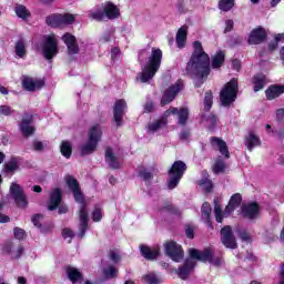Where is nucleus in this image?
Here are the masks:
<instances>
[{
	"label": "nucleus",
	"mask_w": 284,
	"mask_h": 284,
	"mask_svg": "<svg viewBox=\"0 0 284 284\" xmlns=\"http://www.w3.org/2000/svg\"><path fill=\"white\" fill-rule=\"evenodd\" d=\"M184 87V82H182V80H178V82H175V84H173V87H170V89H168V91L164 92V95L161 100V104L165 105V104H170L171 102H173V100H175L178 93H180V91H182Z\"/></svg>",
	"instance_id": "ddd939ff"
},
{
	"label": "nucleus",
	"mask_w": 284,
	"mask_h": 284,
	"mask_svg": "<svg viewBox=\"0 0 284 284\" xmlns=\"http://www.w3.org/2000/svg\"><path fill=\"white\" fill-rule=\"evenodd\" d=\"M104 9V17L109 18L110 20H113L114 18H119L120 16V9L114 4L113 2H104L103 4Z\"/></svg>",
	"instance_id": "b1692460"
},
{
	"label": "nucleus",
	"mask_w": 284,
	"mask_h": 284,
	"mask_svg": "<svg viewBox=\"0 0 284 284\" xmlns=\"http://www.w3.org/2000/svg\"><path fill=\"white\" fill-rule=\"evenodd\" d=\"M202 219L205 221L209 227H212L211 219H212V207L210 203H203L202 205Z\"/></svg>",
	"instance_id": "2f4dec72"
},
{
	"label": "nucleus",
	"mask_w": 284,
	"mask_h": 284,
	"mask_svg": "<svg viewBox=\"0 0 284 284\" xmlns=\"http://www.w3.org/2000/svg\"><path fill=\"white\" fill-rule=\"evenodd\" d=\"M125 108H128L125 100H118V102L114 104L113 119L115 121V125L118 126L122 125L123 123Z\"/></svg>",
	"instance_id": "dca6fc26"
},
{
	"label": "nucleus",
	"mask_w": 284,
	"mask_h": 284,
	"mask_svg": "<svg viewBox=\"0 0 284 284\" xmlns=\"http://www.w3.org/2000/svg\"><path fill=\"white\" fill-rule=\"evenodd\" d=\"M283 93L284 87H271L265 91L267 100H275V98H280Z\"/></svg>",
	"instance_id": "7c9ffc66"
},
{
	"label": "nucleus",
	"mask_w": 284,
	"mask_h": 284,
	"mask_svg": "<svg viewBox=\"0 0 284 284\" xmlns=\"http://www.w3.org/2000/svg\"><path fill=\"white\" fill-rule=\"evenodd\" d=\"M163 60V51L161 49L153 48L151 55L148 58L146 64H144L141 73L138 74L136 80H140L142 83L150 82L161 69V62Z\"/></svg>",
	"instance_id": "20e7f679"
},
{
	"label": "nucleus",
	"mask_w": 284,
	"mask_h": 284,
	"mask_svg": "<svg viewBox=\"0 0 284 284\" xmlns=\"http://www.w3.org/2000/svg\"><path fill=\"white\" fill-rule=\"evenodd\" d=\"M187 31H189V27L186 26L180 27V29L178 30L176 44L179 49H183L185 47L187 41Z\"/></svg>",
	"instance_id": "bb28decb"
},
{
	"label": "nucleus",
	"mask_w": 284,
	"mask_h": 284,
	"mask_svg": "<svg viewBox=\"0 0 284 284\" xmlns=\"http://www.w3.org/2000/svg\"><path fill=\"white\" fill-rule=\"evenodd\" d=\"M33 118L29 115V118H23L19 123V128L24 136H30L33 134L36 128L32 125Z\"/></svg>",
	"instance_id": "4be33fe9"
},
{
	"label": "nucleus",
	"mask_w": 284,
	"mask_h": 284,
	"mask_svg": "<svg viewBox=\"0 0 284 284\" xmlns=\"http://www.w3.org/2000/svg\"><path fill=\"white\" fill-rule=\"evenodd\" d=\"M102 134L103 128L102 125H100V123H94L93 125H91L88 132L89 139L87 143H83V145H81L80 148L81 154H92V152H95L98 143L102 139Z\"/></svg>",
	"instance_id": "39448f33"
},
{
	"label": "nucleus",
	"mask_w": 284,
	"mask_h": 284,
	"mask_svg": "<svg viewBox=\"0 0 284 284\" xmlns=\"http://www.w3.org/2000/svg\"><path fill=\"white\" fill-rule=\"evenodd\" d=\"M221 240L225 247H229L231 250H235V247H237L236 239L230 225H225V227L221 230Z\"/></svg>",
	"instance_id": "4468645a"
},
{
	"label": "nucleus",
	"mask_w": 284,
	"mask_h": 284,
	"mask_svg": "<svg viewBox=\"0 0 284 284\" xmlns=\"http://www.w3.org/2000/svg\"><path fill=\"white\" fill-rule=\"evenodd\" d=\"M67 274L69 281L73 282V284L83 281V273H81L77 266H68Z\"/></svg>",
	"instance_id": "c85d7f7f"
},
{
	"label": "nucleus",
	"mask_w": 284,
	"mask_h": 284,
	"mask_svg": "<svg viewBox=\"0 0 284 284\" xmlns=\"http://www.w3.org/2000/svg\"><path fill=\"white\" fill-rule=\"evenodd\" d=\"M65 181L70 190L73 192V196L78 203L81 204L80 207V239L85 236V232L88 230V207L85 205V199L83 196V192H81V187L79 185V181L74 179V176L68 175L65 176Z\"/></svg>",
	"instance_id": "7ed1b4c3"
},
{
	"label": "nucleus",
	"mask_w": 284,
	"mask_h": 284,
	"mask_svg": "<svg viewBox=\"0 0 284 284\" xmlns=\"http://www.w3.org/2000/svg\"><path fill=\"white\" fill-rule=\"evenodd\" d=\"M19 170V159L17 156H12L10 161L4 163V172H17Z\"/></svg>",
	"instance_id": "473e14b6"
},
{
	"label": "nucleus",
	"mask_w": 284,
	"mask_h": 284,
	"mask_svg": "<svg viewBox=\"0 0 284 284\" xmlns=\"http://www.w3.org/2000/svg\"><path fill=\"white\" fill-rule=\"evenodd\" d=\"M253 84H254V91L258 92L262 89H264L266 84V78L263 74L255 75L253 79Z\"/></svg>",
	"instance_id": "72a5a7b5"
},
{
	"label": "nucleus",
	"mask_w": 284,
	"mask_h": 284,
	"mask_svg": "<svg viewBox=\"0 0 284 284\" xmlns=\"http://www.w3.org/2000/svg\"><path fill=\"white\" fill-rule=\"evenodd\" d=\"M43 148H44V145H43L42 141H33L34 150L41 151V150H43Z\"/></svg>",
	"instance_id": "680f3d73"
},
{
	"label": "nucleus",
	"mask_w": 284,
	"mask_h": 284,
	"mask_svg": "<svg viewBox=\"0 0 284 284\" xmlns=\"http://www.w3.org/2000/svg\"><path fill=\"white\" fill-rule=\"evenodd\" d=\"M211 145L217 149L221 154H224L225 159H230V152L226 145V141H224L220 136H211Z\"/></svg>",
	"instance_id": "412c9836"
},
{
	"label": "nucleus",
	"mask_w": 284,
	"mask_h": 284,
	"mask_svg": "<svg viewBox=\"0 0 284 284\" xmlns=\"http://www.w3.org/2000/svg\"><path fill=\"white\" fill-rule=\"evenodd\" d=\"M62 236H63V239H68L69 241V243H71V241H72V239H73V236H74V232H72V230H69L68 227L67 229H64L63 231H62Z\"/></svg>",
	"instance_id": "8fccbe9b"
},
{
	"label": "nucleus",
	"mask_w": 284,
	"mask_h": 284,
	"mask_svg": "<svg viewBox=\"0 0 284 284\" xmlns=\"http://www.w3.org/2000/svg\"><path fill=\"white\" fill-rule=\"evenodd\" d=\"M153 108H154L153 102H146V104H145V106H144V110H145L146 112H152Z\"/></svg>",
	"instance_id": "69168bd1"
},
{
	"label": "nucleus",
	"mask_w": 284,
	"mask_h": 284,
	"mask_svg": "<svg viewBox=\"0 0 284 284\" xmlns=\"http://www.w3.org/2000/svg\"><path fill=\"white\" fill-rule=\"evenodd\" d=\"M240 237L242 239V241H246V242L252 241V236L248 232H241Z\"/></svg>",
	"instance_id": "052dcab7"
},
{
	"label": "nucleus",
	"mask_w": 284,
	"mask_h": 284,
	"mask_svg": "<svg viewBox=\"0 0 284 284\" xmlns=\"http://www.w3.org/2000/svg\"><path fill=\"white\" fill-rule=\"evenodd\" d=\"M242 196L241 194H233L231 196L229 205H226L224 212L221 207V203L217 197L214 199V214L217 223H222L223 219H227L231 214L241 205Z\"/></svg>",
	"instance_id": "423d86ee"
},
{
	"label": "nucleus",
	"mask_w": 284,
	"mask_h": 284,
	"mask_svg": "<svg viewBox=\"0 0 284 284\" xmlns=\"http://www.w3.org/2000/svg\"><path fill=\"white\" fill-rule=\"evenodd\" d=\"M190 258H186V261L183 263V265L179 266L176 274L179 278H182V281H186L189 276H191L195 265L196 261H202L203 263H212L213 265H216L220 267L222 265L221 258H213V250L211 247H206L203 252H200V250H195L191 247L189 250Z\"/></svg>",
	"instance_id": "f03ea898"
},
{
	"label": "nucleus",
	"mask_w": 284,
	"mask_h": 284,
	"mask_svg": "<svg viewBox=\"0 0 284 284\" xmlns=\"http://www.w3.org/2000/svg\"><path fill=\"white\" fill-rule=\"evenodd\" d=\"M262 141L255 132H248L245 136V145L247 150H254L257 145H261Z\"/></svg>",
	"instance_id": "cd10ccee"
},
{
	"label": "nucleus",
	"mask_w": 284,
	"mask_h": 284,
	"mask_svg": "<svg viewBox=\"0 0 284 284\" xmlns=\"http://www.w3.org/2000/svg\"><path fill=\"white\" fill-rule=\"evenodd\" d=\"M62 40L67 44L68 53L70 55H77L80 52V47L77 42L75 36H72V33H64V36H62Z\"/></svg>",
	"instance_id": "f3484780"
},
{
	"label": "nucleus",
	"mask_w": 284,
	"mask_h": 284,
	"mask_svg": "<svg viewBox=\"0 0 284 284\" xmlns=\"http://www.w3.org/2000/svg\"><path fill=\"white\" fill-rule=\"evenodd\" d=\"M234 1L235 0H220L219 8L223 11H230V9L234 7Z\"/></svg>",
	"instance_id": "a18cd8bd"
},
{
	"label": "nucleus",
	"mask_w": 284,
	"mask_h": 284,
	"mask_svg": "<svg viewBox=\"0 0 284 284\" xmlns=\"http://www.w3.org/2000/svg\"><path fill=\"white\" fill-rule=\"evenodd\" d=\"M275 40H277V42H284V33H277V36H275Z\"/></svg>",
	"instance_id": "774afa93"
},
{
	"label": "nucleus",
	"mask_w": 284,
	"mask_h": 284,
	"mask_svg": "<svg viewBox=\"0 0 284 284\" xmlns=\"http://www.w3.org/2000/svg\"><path fill=\"white\" fill-rule=\"evenodd\" d=\"M102 216H103V214H102L101 207L99 205H95V207L92 212V220L98 223L99 221H102Z\"/></svg>",
	"instance_id": "de8ad7c7"
},
{
	"label": "nucleus",
	"mask_w": 284,
	"mask_h": 284,
	"mask_svg": "<svg viewBox=\"0 0 284 284\" xmlns=\"http://www.w3.org/2000/svg\"><path fill=\"white\" fill-rule=\"evenodd\" d=\"M61 152L67 159H69L72 154V145L70 141H62L61 143Z\"/></svg>",
	"instance_id": "a19ab883"
},
{
	"label": "nucleus",
	"mask_w": 284,
	"mask_h": 284,
	"mask_svg": "<svg viewBox=\"0 0 284 284\" xmlns=\"http://www.w3.org/2000/svg\"><path fill=\"white\" fill-rule=\"evenodd\" d=\"M278 284H284V263L280 266V282Z\"/></svg>",
	"instance_id": "e2e57ef3"
},
{
	"label": "nucleus",
	"mask_w": 284,
	"mask_h": 284,
	"mask_svg": "<svg viewBox=\"0 0 284 284\" xmlns=\"http://www.w3.org/2000/svg\"><path fill=\"white\" fill-rule=\"evenodd\" d=\"M276 116L280 121H282V119H284V109H278L276 112Z\"/></svg>",
	"instance_id": "338daca9"
},
{
	"label": "nucleus",
	"mask_w": 284,
	"mask_h": 284,
	"mask_svg": "<svg viewBox=\"0 0 284 284\" xmlns=\"http://www.w3.org/2000/svg\"><path fill=\"white\" fill-rule=\"evenodd\" d=\"M120 55H121L120 49H118L116 47L114 49H112V51H111L112 60H119Z\"/></svg>",
	"instance_id": "4d7b16f0"
},
{
	"label": "nucleus",
	"mask_w": 284,
	"mask_h": 284,
	"mask_svg": "<svg viewBox=\"0 0 284 284\" xmlns=\"http://www.w3.org/2000/svg\"><path fill=\"white\" fill-rule=\"evenodd\" d=\"M10 192L18 207H28L27 194H24V190L19 183H11Z\"/></svg>",
	"instance_id": "9b49d317"
},
{
	"label": "nucleus",
	"mask_w": 284,
	"mask_h": 284,
	"mask_svg": "<svg viewBox=\"0 0 284 284\" xmlns=\"http://www.w3.org/2000/svg\"><path fill=\"white\" fill-rule=\"evenodd\" d=\"M109 258H110V261H112L113 263H119V261H121V256H120V254H118L116 252H110Z\"/></svg>",
	"instance_id": "6e6d98bb"
},
{
	"label": "nucleus",
	"mask_w": 284,
	"mask_h": 284,
	"mask_svg": "<svg viewBox=\"0 0 284 284\" xmlns=\"http://www.w3.org/2000/svg\"><path fill=\"white\" fill-rule=\"evenodd\" d=\"M239 95V81L233 79L227 84H225L224 89L221 91V102L223 106H229L232 102H235Z\"/></svg>",
	"instance_id": "6e6552de"
},
{
	"label": "nucleus",
	"mask_w": 284,
	"mask_h": 284,
	"mask_svg": "<svg viewBox=\"0 0 284 284\" xmlns=\"http://www.w3.org/2000/svg\"><path fill=\"white\" fill-rule=\"evenodd\" d=\"M74 16L72 13H54L47 18V24L51 27H61L62 24H72Z\"/></svg>",
	"instance_id": "f8f14e48"
},
{
	"label": "nucleus",
	"mask_w": 284,
	"mask_h": 284,
	"mask_svg": "<svg viewBox=\"0 0 284 284\" xmlns=\"http://www.w3.org/2000/svg\"><path fill=\"white\" fill-rule=\"evenodd\" d=\"M187 165L184 161H174L172 168L169 170V190H174L179 185L181 179L184 176Z\"/></svg>",
	"instance_id": "0eeeda50"
},
{
	"label": "nucleus",
	"mask_w": 284,
	"mask_h": 284,
	"mask_svg": "<svg viewBox=\"0 0 284 284\" xmlns=\"http://www.w3.org/2000/svg\"><path fill=\"white\" fill-rule=\"evenodd\" d=\"M16 54L19 58H26V55H27V47H26L23 40H18V42L16 43Z\"/></svg>",
	"instance_id": "58836bf2"
},
{
	"label": "nucleus",
	"mask_w": 284,
	"mask_h": 284,
	"mask_svg": "<svg viewBox=\"0 0 284 284\" xmlns=\"http://www.w3.org/2000/svg\"><path fill=\"white\" fill-rule=\"evenodd\" d=\"M233 27H234V21L233 20H226L225 29H224L225 33H229L230 31H232Z\"/></svg>",
	"instance_id": "bf43d9fd"
},
{
	"label": "nucleus",
	"mask_w": 284,
	"mask_h": 284,
	"mask_svg": "<svg viewBox=\"0 0 284 284\" xmlns=\"http://www.w3.org/2000/svg\"><path fill=\"white\" fill-rule=\"evenodd\" d=\"M89 16L93 20H104V18H105L104 8L103 9H95L93 11H90Z\"/></svg>",
	"instance_id": "79ce46f5"
},
{
	"label": "nucleus",
	"mask_w": 284,
	"mask_h": 284,
	"mask_svg": "<svg viewBox=\"0 0 284 284\" xmlns=\"http://www.w3.org/2000/svg\"><path fill=\"white\" fill-rule=\"evenodd\" d=\"M14 11L19 18H22V20H26L31 16L29 9H27L24 4H16Z\"/></svg>",
	"instance_id": "c9c22d12"
},
{
	"label": "nucleus",
	"mask_w": 284,
	"mask_h": 284,
	"mask_svg": "<svg viewBox=\"0 0 284 284\" xmlns=\"http://www.w3.org/2000/svg\"><path fill=\"white\" fill-rule=\"evenodd\" d=\"M43 219V215L42 214H36L33 217H32V223L33 225H36L37 227H41V223L40 221Z\"/></svg>",
	"instance_id": "5fc2aeb1"
},
{
	"label": "nucleus",
	"mask_w": 284,
	"mask_h": 284,
	"mask_svg": "<svg viewBox=\"0 0 284 284\" xmlns=\"http://www.w3.org/2000/svg\"><path fill=\"white\" fill-rule=\"evenodd\" d=\"M12 112L14 111H12L11 106H7V105L0 106V114H4V116H10Z\"/></svg>",
	"instance_id": "864d4df0"
},
{
	"label": "nucleus",
	"mask_w": 284,
	"mask_h": 284,
	"mask_svg": "<svg viewBox=\"0 0 284 284\" xmlns=\"http://www.w3.org/2000/svg\"><path fill=\"white\" fill-rule=\"evenodd\" d=\"M105 161L110 165V168H113V169L121 168V163L119 159H116V156L114 155L112 148H106Z\"/></svg>",
	"instance_id": "c756f323"
},
{
	"label": "nucleus",
	"mask_w": 284,
	"mask_h": 284,
	"mask_svg": "<svg viewBox=\"0 0 284 284\" xmlns=\"http://www.w3.org/2000/svg\"><path fill=\"white\" fill-rule=\"evenodd\" d=\"M59 53V42L54 34L47 36L42 44V54L45 60L52 61Z\"/></svg>",
	"instance_id": "1a4fd4ad"
},
{
	"label": "nucleus",
	"mask_w": 284,
	"mask_h": 284,
	"mask_svg": "<svg viewBox=\"0 0 284 284\" xmlns=\"http://www.w3.org/2000/svg\"><path fill=\"white\" fill-rule=\"evenodd\" d=\"M141 253L144 258L148 261H155V258L159 257L161 254V250L159 247H154L153 250L151 247H148L145 245L141 246Z\"/></svg>",
	"instance_id": "a878e982"
},
{
	"label": "nucleus",
	"mask_w": 284,
	"mask_h": 284,
	"mask_svg": "<svg viewBox=\"0 0 284 284\" xmlns=\"http://www.w3.org/2000/svg\"><path fill=\"white\" fill-rule=\"evenodd\" d=\"M118 274L119 271L113 265H109L103 268V276H105V278H116Z\"/></svg>",
	"instance_id": "ea45409f"
},
{
	"label": "nucleus",
	"mask_w": 284,
	"mask_h": 284,
	"mask_svg": "<svg viewBox=\"0 0 284 284\" xmlns=\"http://www.w3.org/2000/svg\"><path fill=\"white\" fill-rule=\"evenodd\" d=\"M190 136H191V130H189L186 128L181 130V132H180L181 141H187L190 139Z\"/></svg>",
	"instance_id": "603ef678"
},
{
	"label": "nucleus",
	"mask_w": 284,
	"mask_h": 284,
	"mask_svg": "<svg viewBox=\"0 0 284 284\" xmlns=\"http://www.w3.org/2000/svg\"><path fill=\"white\" fill-rule=\"evenodd\" d=\"M213 106V93L207 91L204 97V110H211Z\"/></svg>",
	"instance_id": "37998d69"
},
{
	"label": "nucleus",
	"mask_w": 284,
	"mask_h": 284,
	"mask_svg": "<svg viewBox=\"0 0 284 284\" xmlns=\"http://www.w3.org/2000/svg\"><path fill=\"white\" fill-rule=\"evenodd\" d=\"M144 281L149 284H158L161 282V277H159L156 273H146V275H144Z\"/></svg>",
	"instance_id": "c03bdc74"
},
{
	"label": "nucleus",
	"mask_w": 284,
	"mask_h": 284,
	"mask_svg": "<svg viewBox=\"0 0 284 284\" xmlns=\"http://www.w3.org/2000/svg\"><path fill=\"white\" fill-rule=\"evenodd\" d=\"M140 175L142 176V179H144L145 181H150L152 179V174L151 172H148V170H142L140 172Z\"/></svg>",
	"instance_id": "13d9d810"
},
{
	"label": "nucleus",
	"mask_w": 284,
	"mask_h": 284,
	"mask_svg": "<svg viewBox=\"0 0 284 284\" xmlns=\"http://www.w3.org/2000/svg\"><path fill=\"white\" fill-rule=\"evenodd\" d=\"M62 200V193L61 190L59 187H55L52 192H51V196H50V203H49V207L48 210L53 211L57 210V207L60 205Z\"/></svg>",
	"instance_id": "393cba45"
},
{
	"label": "nucleus",
	"mask_w": 284,
	"mask_h": 284,
	"mask_svg": "<svg viewBox=\"0 0 284 284\" xmlns=\"http://www.w3.org/2000/svg\"><path fill=\"white\" fill-rule=\"evenodd\" d=\"M202 121H205L209 128H214V125H216L217 120L215 115H213V113H209V115H203Z\"/></svg>",
	"instance_id": "49530a36"
},
{
	"label": "nucleus",
	"mask_w": 284,
	"mask_h": 284,
	"mask_svg": "<svg viewBox=\"0 0 284 284\" xmlns=\"http://www.w3.org/2000/svg\"><path fill=\"white\" fill-rule=\"evenodd\" d=\"M14 237L19 241L26 239V232L21 227H14L13 230Z\"/></svg>",
	"instance_id": "09e8293b"
},
{
	"label": "nucleus",
	"mask_w": 284,
	"mask_h": 284,
	"mask_svg": "<svg viewBox=\"0 0 284 284\" xmlns=\"http://www.w3.org/2000/svg\"><path fill=\"white\" fill-rule=\"evenodd\" d=\"M200 185H203V187L207 191V192H211L212 187H213V184H212V181H210L209 179H202L200 181Z\"/></svg>",
	"instance_id": "3c124183"
},
{
	"label": "nucleus",
	"mask_w": 284,
	"mask_h": 284,
	"mask_svg": "<svg viewBox=\"0 0 284 284\" xmlns=\"http://www.w3.org/2000/svg\"><path fill=\"white\" fill-rule=\"evenodd\" d=\"M22 85L27 91H38L44 87L43 80H34L33 78H23Z\"/></svg>",
	"instance_id": "5701e85b"
},
{
	"label": "nucleus",
	"mask_w": 284,
	"mask_h": 284,
	"mask_svg": "<svg viewBox=\"0 0 284 284\" xmlns=\"http://www.w3.org/2000/svg\"><path fill=\"white\" fill-rule=\"evenodd\" d=\"M232 67H233V69H235L236 71H240V69H241V61H240V60H233Z\"/></svg>",
	"instance_id": "0e129e2a"
},
{
	"label": "nucleus",
	"mask_w": 284,
	"mask_h": 284,
	"mask_svg": "<svg viewBox=\"0 0 284 284\" xmlns=\"http://www.w3.org/2000/svg\"><path fill=\"white\" fill-rule=\"evenodd\" d=\"M173 114H178V118H179V123L181 125H186V121L189 119V114H190V111L189 109H175V113Z\"/></svg>",
	"instance_id": "e433bc0d"
},
{
	"label": "nucleus",
	"mask_w": 284,
	"mask_h": 284,
	"mask_svg": "<svg viewBox=\"0 0 284 284\" xmlns=\"http://www.w3.org/2000/svg\"><path fill=\"white\" fill-rule=\"evenodd\" d=\"M224 60H225L224 51H219L217 53H215L211 62L213 69H220V67H222V64L224 63Z\"/></svg>",
	"instance_id": "f704fd0d"
},
{
	"label": "nucleus",
	"mask_w": 284,
	"mask_h": 284,
	"mask_svg": "<svg viewBox=\"0 0 284 284\" xmlns=\"http://www.w3.org/2000/svg\"><path fill=\"white\" fill-rule=\"evenodd\" d=\"M242 214L245 219H258L260 216V206L257 203H248L242 209Z\"/></svg>",
	"instance_id": "aec40b11"
},
{
	"label": "nucleus",
	"mask_w": 284,
	"mask_h": 284,
	"mask_svg": "<svg viewBox=\"0 0 284 284\" xmlns=\"http://www.w3.org/2000/svg\"><path fill=\"white\" fill-rule=\"evenodd\" d=\"M193 53L190 61L186 64V73L189 75L197 78V80H204L211 72L210 55L205 53L202 42L196 40L193 42Z\"/></svg>",
	"instance_id": "f257e3e1"
},
{
	"label": "nucleus",
	"mask_w": 284,
	"mask_h": 284,
	"mask_svg": "<svg viewBox=\"0 0 284 284\" xmlns=\"http://www.w3.org/2000/svg\"><path fill=\"white\" fill-rule=\"evenodd\" d=\"M172 112H176V109H169V111H165L164 115H162L160 120L149 123L148 124L149 131L156 132L158 130H161V128H164L168 124V116L169 114H172Z\"/></svg>",
	"instance_id": "6ab92c4d"
},
{
	"label": "nucleus",
	"mask_w": 284,
	"mask_h": 284,
	"mask_svg": "<svg viewBox=\"0 0 284 284\" xmlns=\"http://www.w3.org/2000/svg\"><path fill=\"white\" fill-rule=\"evenodd\" d=\"M3 252L6 254H9L11 258H21L24 247L21 245V243H16L14 241H9L3 246Z\"/></svg>",
	"instance_id": "2eb2a0df"
},
{
	"label": "nucleus",
	"mask_w": 284,
	"mask_h": 284,
	"mask_svg": "<svg viewBox=\"0 0 284 284\" xmlns=\"http://www.w3.org/2000/svg\"><path fill=\"white\" fill-rule=\"evenodd\" d=\"M267 38V33L265 29L258 27L257 29H253L248 36V44H261Z\"/></svg>",
	"instance_id": "a211bd4d"
},
{
	"label": "nucleus",
	"mask_w": 284,
	"mask_h": 284,
	"mask_svg": "<svg viewBox=\"0 0 284 284\" xmlns=\"http://www.w3.org/2000/svg\"><path fill=\"white\" fill-rule=\"evenodd\" d=\"M227 165L225 163V161L219 156L215 162H214V165H213V172L215 174H220L221 172H224L226 170Z\"/></svg>",
	"instance_id": "4c0bfd02"
},
{
	"label": "nucleus",
	"mask_w": 284,
	"mask_h": 284,
	"mask_svg": "<svg viewBox=\"0 0 284 284\" xmlns=\"http://www.w3.org/2000/svg\"><path fill=\"white\" fill-rule=\"evenodd\" d=\"M164 251L166 256L174 261V263H181L184 260V250L182 245H179L175 241H168L164 243Z\"/></svg>",
	"instance_id": "9d476101"
}]
</instances>
